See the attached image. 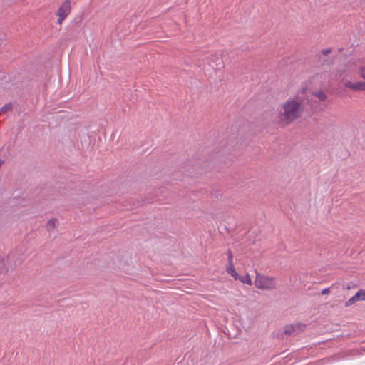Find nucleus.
Wrapping results in <instances>:
<instances>
[{
	"mask_svg": "<svg viewBox=\"0 0 365 365\" xmlns=\"http://www.w3.org/2000/svg\"><path fill=\"white\" fill-rule=\"evenodd\" d=\"M303 112L301 103L294 99H289L280 106L279 120L282 125H289L299 118Z\"/></svg>",
	"mask_w": 365,
	"mask_h": 365,
	"instance_id": "f257e3e1",
	"label": "nucleus"
},
{
	"mask_svg": "<svg viewBox=\"0 0 365 365\" xmlns=\"http://www.w3.org/2000/svg\"><path fill=\"white\" fill-rule=\"evenodd\" d=\"M275 279L260 274H256L255 285L262 290H271L275 289Z\"/></svg>",
	"mask_w": 365,
	"mask_h": 365,
	"instance_id": "f03ea898",
	"label": "nucleus"
},
{
	"mask_svg": "<svg viewBox=\"0 0 365 365\" xmlns=\"http://www.w3.org/2000/svg\"><path fill=\"white\" fill-rule=\"evenodd\" d=\"M305 327V324L302 323L287 325L283 328L282 334L285 335L286 336H289L293 334H299V332H302L304 330Z\"/></svg>",
	"mask_w": 365,
	"mask_h": 365,
	"instance_id": "7ed1b4c3",
	"label": "nucleus"
},
{
	"mask_svg": "<svg viewBox=\"0 0 365 365\" xmlns=\"http://www.w3.org/2000/svg\"><path fill=\"white\" fill-rule=\"evenodd\" d=\"M71 1L70 0H66L61 6L59 7L56 15L58 16H61V19H65L71 13Z\"/></svg>",
	"mask_w": 365,
	"mask_h": 365,
	"instance_id": "20e7f679",
	"label": "nucleus"
},
{
	"mask_svg": "<svg viewBox=\"0 0 365 365\" xmlns=\"http://www.w3.org/2000/svg\"><path fill=\"white\" fill-rule=\"evenodd\" d=\"M359 300H363L365 301V291L364 290H359L358 291L353 297H351L346 302V306L349 307L351 306L353 303H354L356 301Z\"/></svg>",
	"mask_w": 365,
	"mask_h": 365,
	"instance_id": "39448f33",
	"label": "nucleus"
},
{
	"mask_svg": "<svg viewBox=\"0 0 365 365\" xmlns=\"http://www.w3.org/2000/svg\"><path fill=\"white\" fill-rule=\"evenodd\" d=\"M346 88L356 90V91H365V82H351L347 81L345 83Z\"/></svg>",
	"mask_w": 365,
	"mask_h": 365,
	"instance_id": "423d86ee",
	"label": "nucleus"
},
{
	"mask_svg": "<svg viewBox=\"0 0 365 365\" xmlns=\"http://www.w3.org/2000/svg\"><path fill=\"white\" fill-rule=\"evenodd\" d=\"M10 255H8L6 258L0 259V273H6L7 269L8 261L10 259Z\"/></svg>",
	"mask_w": 365,
	"mask_h": 365,
	"instance_id": "0eeeda50",
	"label": "nucleus"
},
{
	"mask_svg": "<svg viewBox=\"0 0 365 365\" xmlns=\"http://www.w3.org/2000/svg\"><path fill=\"white\" fill-rule=\"evenodd\" d=\"M227 274L237 279L238 274L237 273L233 264H227L226 267Z\"/></svg>",
	"mask_w": 365,
	"mask_h": 365,
	"instance_id": "6e6552de",
	"label": "nucleus"
},
{
	"mask_svg": "<svg viewBox=\"0 0 365 365\" xmlns=\"http://www.w3.org/2000/svg\"><path fill=\"white\" fill-rule=\"evenodd\" d=\"M237 279H239L242 283L246 284L248 285H251L252 283L251 277L249 274H247L245 276H240L238 274Z\"/></svg>",
	"mask_w": 365,
	"mask_h": 365,
	"instance_id": "1a4fd4ad",
	"label": "nucleus"
},
{
	"mask_svg": "<svg viewBox=\"0 0 365 365\" xmlns=\"http://www.w3.org/2000/svg\"><path fill=\"white\" fill-rule=\"evenodd\" d=\"M58 223V222L57 219L53 218L49 220L46 224L47 229L50 230V228H55L57 226Z\"/></svg>",
	"mask_w": 365,
	"mask_h": 365,
	"instance_id": "9d476101",
	"label": "nucleus"
},
{
	"mask_svg": "<svg viewBox=\"0 0 365 365\" xmlns=\"http://www.w3.org/2000/svg\"><path fill=\"white\" fill-rule=\"evenodd\" d=\"M313 95L316 96L320 101H324L327 98V96L323 91L314 92L313 93Z\"/></svg>",
	"mask_w": 365,
	"mask_h": 365,
	"instance_id": "9b49d317",
	"label": "nucleus"
},
{
	"mask_svg": "<svg viewBox=\"0 0 365 365\" xmlns=\"http://www.w3.org/2000/svg\"><path fill=\"white\" fill-rule=\"evenodd\" d=\"M217 61H218V62L216 63L215 65H214L212 63H210V66L215 70L220 69L223 65L222 61L220 59H219L218 58H217Z\"/></svg>",
	"mask_w": 365,
	"mask_h": 365,
	"instance_id": "f8f14e48",
	"label": "nucleus"
},
{
	"mask_svg": "<svg viewBox=\"0 0 365 365\" xmlns=\"http://www.w3.org/2000/svg\"><path fill=\"white\" fill-rule=\"evenodd\" d=\"M227 264H233V255L230 250L227 251Z\"/></svg>",
	"mask_w": 365,
	"mask_h": 365,
	"instance_id": "ddd939ff",
	"label": "nucleus"
},
{
	"mask_svg": "<svg viewBox=\"0 0 365 365\" xmlns=\"http://www.w3.org/2000/svg\"><path fill=\"white\" fill-rule=\"evenodd\" d=\"M11 108V103H8V104H6L5 106H4L2 108H1V110L2 111H6L8 110L9 109H10Z\"/></svg>",
	"mask_w": 365,
	"mask_h": 365,
	"instance_id": "4468645a",
	"label": "nucleus"
},
{
	"mask_svg": "<svg viewBox=\"0 0 365 365\" xmlns=\"http://www.w3.org/2000/svg\"><path fill=\"white\" fill-rule=\"evenodd\" d=\"M322 52L324 56H326L331 52V48H329L323 49Z\"/></svg>",
	"mask_w": 365,
	"mask_h": 365,
	"instance_id": "2eb2a0df",
	"label": "nucleus"
},
{
	"mask_svg": "<svg viewBox=\"0 0 365 365\" xmlns=\"http://www.w3.org/2000/svg\"><path fill=\"white\" fill-rule=\"evenodd\" d=\"M329 292H330V288H329V287H327V288H324V289H323L322 290V292H321V294H322V295H324V294H328V293H329Z\"/></svg>",
	"mask_w": 365,
	"mask_h": 365,
	"instance_id": "dca6fc26",
	"label": "nucleus"
},
{
	"mask_svg": "<svg viewBox=\"0 0 365 365\" xmlns=\"http://www.w3.org/2000/svg\"><path fill=\"white\" fill-rule=\"evenodd\" d=\"M359 73H360L361 78L365 79V67L361 68Z\"/></svg>",
	"mask_w": 365,
	"mask_h": 365,
	"instance_id": "f3484780",
	"label": "nucleus"
},
{
	"mask_svg": "<svg viewBox=\"0 0 365 365\" xmlns=\"http://www.w3.org/2000/svg\"><path fill=\"white\" fill-rule=\"evenodd\" d=\"M64 19H61V16H58V24H62V21H63Z\"/></svg>",
	"mask_w": 365,
	"mask_h": 365,
	"instance_id": "a211bd4d",
	"label": "nucleus"
},
{
	"mask_svg": "<svg viewBox=\"0 0 365 365\" xmlns=\"http://www.w3.org/2000/svg\"><path fill=\"white\" fill-rule=\"evenodd\" d=\"M4 161L0 159V167L1 166V165L3 164Z\"/></svg>",
	"mask_w": 365,
	"mask_h": 365,
	"instance_id": "6ab92c4d",
	"label": "nucleus"
}]
</instances>
